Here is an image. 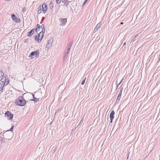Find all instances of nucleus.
<instances>
[{
    "mask_svg": "<svg viewBox=\"0 0 160 160\" xmlns=\"http://www.w3.org/2000/svg\"><path fill=\"white\" fill-rule=\"evenodd\" d=\"M26 101L23 98V96L19 97L16 100L15 104L17 106H23L26 104Z\"/></svg>",
    "mask_w": 160,
    "mask_h": 160,
    "instance_id": "1",
    "label": "nucleus"
},
{
    "mask_svg": "<svg viewBox=\"0 0 160 160\" xmlns=\"http://www.w3.org/2000/svg\"><path fill=\"white\" fill-rule=\"evenodd\" d=\"M47 9V8L46 4L43 3L42 7L40 5L39 6L38 10V13L40 14L42 11H43V13H45Z\"/></svg>",
    "mask_w": 160,
    "mask_h": 160,
    "instance_id": "2",
    "label": "nucleus"
},
{
    "mask_svg": "<svg viewBox=\"0 0 160 160\" xmlns=\"http://www.w3.org/2000/svg\"><path fill=\"white\" fill-rule=\"evenodd\" d=\"M39 52L38 50L32 52L29 56V57L31 58H33V56H35L36 57H38L39 56Z\"/></svg>",
    "mask_w": 160,
    "mask_h": 160,
    "instance_id": "3",
    "label": "nucleus"
},
{
    "mask_svg": "<svg viewBox=\"0 0 160 160\" xmlns=\"http://www.w3.org/2000/svg\"><path fill=\"white\" fill-rule=\"evenodd\" d=\"M5 115L9 120L12 119L13 116V115L9 111H7L6 112Z\"/></svg>",
    "mask_w": 160,
    "mask_h": 160,
    "instance_id": "4",
    "label": "nucleus"
},
{
    "mask_svg": "<svg viewBox=\"0 0 160 160\" xmlns=\"http://www.w3.org/2000/svg\"><path fill=\"white\" fill-rule=\"evenodd\" d=\"M53 42V38H50L48 42V43L46 46V48L48 49L52 45Z\"/></svg>",
    "mask_w": 160,
    "mask_h": 160,
    "instance_id": "5",
    "label": "nucleus"
},
{
    "mask_svg": "<svg viewBox=\"0 0 160 160\" xmlns=\"http://www.w3.org/2000/svg\"><path fill=\"white\" fill-rule=\"evenodd\" d=\"M11 17L13 20L16 22H19L21 21L20 19L16 18L15 15L13 14L11 15Z\"/></svg>",
    "mask_w": 160,
    "mask_h": 160,
    "instance_id": "6",
    "label": "nucleus"
},
{
    "mask_svg": "<svg viewBox=\"0 0 160 160\" xmlns=\"http://www.w3.org/2000/svg\"><path fill=\"white\" fill-rule=\"evenodd\" d=\"M115 114V112L114 110H112L110 114V123H112V122L114 118V115Z\"/></svg>",
    "mask_w": 160,
    "mask_h": 160,
    "instance_id": "7",
    "label": "nucleus"
},
{
    "mask_svg": "<svg viewBox=\"0 0 160 160\" xmlns=\"http://www.w3.org/2000/svg\"><path fill=\"white\" fill-rule=\"evenodd\" d=\"M122 89L121 90L120 92H119V93L118 95L117 99H116V101L115 102V103H118L119 102V101L121 98V96L122 95Z\"/></svg>",
    "mask_w": 160,
    "mask_h": 160,
    "instance_id": "8",
    "label": "nucleus"
},
{
    "mask_svg": "<svg viewBox=\"0 0 160 160\" xmlns=\"http://www.w3.org/2000/svg\"><path fill=\"white\" fill-rule=\"evenodd\" d=\"M60 22L61 23L60 24L61 26H64L66 24L67 22V18H62L60 19Z\"/></svg>",
    "mask_w": 160,
    "mask_h": 160,
    "instance_id": "9",
    "label": "nucleus"
},
{
    "mask_svg": "<svg viewBox=\"0 0 160 160\" xmlns=\"http://www.w3.org/2000/svg\"><path fill=\"white\" fill-rule=\"evenodd\" d=\"M101 24L100 23H98L97 25H96V27L94 29L93 32H95L96 31H97L98 30V29L101 28Z\"/></svg>",
    "mask_w": 160,
    "mask_h": 160,
    "instance_id": "10",
    "label": "nucleus"
},
{
    "mask_svg": "<svg viewBox=\"0 0 160 160\" xmlns=\"http://www.w3.org/2000/svg\"><path fill=\"white\" fill-rule=\"evenodd\" d=\"M35 31L34 28L32 29L29 32H28L27 36L28 37H31L32 35L33 34Z\"/></svg>",
    "mask_w": 160,
    "mask_h": 160,
    "instance_id": "11",
    "label": "nucleus"
},
{
    "mask_svg": "<svg viewBox=\"0 0 160 160\" xmlns=\"http://www.w3.org/2000/svg\"><path fill=\"white\" fill-rule=\"evenodd\" d=\"M32 94L33 97V99L32 100L34 101L35 102H37L39 100V98L38 97H37L38 98H36L33 93H32Z\"/></svg>",
    "mask_w": 160,
    "mask_h": 160,
    "instance_id": "12",
    "label": "nucleus"
},
{
    "mask_svg": "<svg viewBox=\"0 0 160 160\" xmlns=\"http://www.w3.org/2000/svg\"><path fill=\"white\" fill-rule=\"evenodd\" d=\"M4 74L2 71H0V82L3 78Z\"/></svg>",
    "mask_w": 160,
    "mask_h": 160,
    "instance_id": "13",
    "label": "nucleus"
},
{
    "mask_svg": "<svg viewBox=\"0 0 160 160\" xmlns=\"http://www.w3.org/2000/svg\"><path fill=\"white\" fill-rule=\"evenodd\" d=\"M39 37H38L37 36H36L35 37V40H36L39 43H40L41 42V41L42 39V37H41V39H39Z\"/></svg>",
    "mask_w": 160,
    "mask_h": 160,
    "instance_id": "14",
    "label": "nucleus"
},
{
    "mask_svg": "<svg viewBox=\"0 0 160 160\" xmlns=\"http://www.w3.org/2000/svg\"><path fill=\"white\" fill-rule=\"evenodd\" d=\"M49 8L50 9H52L53 7V4L52 3V1H51L50 2L49 5Z\"/></svg>",
    "mask_w": 160,
    "mask_h": 160,
    "instance_id": "15",
    "label": "nucleus"
},
{
    "mask_svg": "<svg viewBox=\"0 0 160 160\" xmlns=\"http://www.w3.org/2000/svg\"><path fill=\"white\" fill-rule=\"evenodd\" d=\"M64 1H65L64 2V5H65L66 7L68 6V5L69 4L70 2L68 1L67 0H64Z\"/></svg>",
    "mask_w": 160,
    "mask_h": 160,
    "instance_id": "16",
    "label": "nucleus"
},
{
    "mask_svg": "<svg viewBox=\"0 0 160 160\" xmlns=\"http://www.w3.org/2000/svg\"><path fill=\"white\" fill-rule=\"evenodd\" d=\"M45 29H42V31L40 32V33L41 34V36L42 37V38L43 36V34L45 33Z\"/></svg>",
    "mask_w": 160,
    "mask_h": 160,
    "instance_id": "17",
    "label": "nucleus"
},
{
    "mask_svg": "<svg viewBox=\"0 0 160 160\" xmlns=\"http://www.w3.org/2000/svg\"><path fill=\"white\" fill-rule=\"evenodd\" d=\"M72 42H70L68 43L67 44V45L66 47V48H69L71 49L72 45Z\"/></svg>",
    "mask_w": 160,
    "mask_h": 160,
    "instance_id": "18",
    "label": "nucleus"
},
{
    "mask_svg": "<svg viewBox=\"0 0 160 160\" xmlns=\"http://www.w3.org/2000/svg\"><path fill=\"white\" fill-rule=\"evenodd\" d=\"M13 127H14V126H12V127H11V128H10V129L9 130H7V131L5 133V134H7V133L9 131H11V132H12V130H13Z\"/></svg>",
    "mask_w": 160,
    "mask_h": 160,
    "instance_id": "19",
    "label": "nucleus"
},
{
    "mask_svg": "<svg viewBox=\"0 0 160 160\" xmlns=\"http://www.w3.org/2000/svg\"><path fill=\"white\" fill-rule=\"evenodd\" d=\"M0 85H1V87H4L5 85V82L4 81H2L0 83Z\"/></svg>",
    "mask_w": 160,
    "mask_h": 160,
    "instance_id": "20",
    "label": "nucleus"
},
{
    "mask_svg": "<svg viewBox=\"0 0 160 160\" xmlns=\"http://www.w3.org/2000/svg\"><path fill=\"white\" fill-rule=\"evenodd\" d=\"M58 148L57 147H54L52 148V152L53 153H54L57 150Z\"/></svg>",
    "mask_w": 160,
    "mask_h": 160,
    "instance_id": "21",
    "label": "nucleus"
},
{
    "mask_svg": "<svg viewBox=\"0 0 160 160\" xmlns=\"http://www.w3.org/2000/svg\"><path fill=\"white\" fill-rule=\"evenodd\" d=\"M68 54H67L66 53H64V56H63V59L64 61L65 59H66L67 57Z\"/></svg>",
    "mask_w": 160,
    "mask_h": 160,
    "instance_id": "22",
    "label": "nucleus"
},
{
    "mask_svg": "<svg viewBox=\"0 0 160 160\" xmlns=\"http://www.w3.org/2000/svg\"><path fill=\"white\" fill-rule=\"evenodd\" d=\"M4 82H6V85H7L9 83V81L8 79H5Z\"/></svg>",
    "mask_w": 160,
    "mask_h": 160,
    "instance_id": "23",
    "label": "nucleus"
},
{
    "mask_svg": "<svg viewBox=\"0 0 160 160\" xmlns=\"http://www.w3.org/2000/svg\"><path fill=\"white\" fill-rule=\"evenodd\" d=\"M85 80H86V78H85L84 80H83L82 81V82H81V84L82 85H83L84 84V83H85Z\"/></svg>",
    "mask_w": 160,
    "mask_h": 160,
    "instance_id": "24",
    "label": "nucleus"
},
{
    "mask_svg": "<svg viewBox=\"0 0 160 160\" xmlns=\"http://www.w3.org/2000/svg\"><path fill=\"white\" fill-rule=\"evenodd\" d=\"M41 29H45V27H44V24H42V25L41 26Z\"/></svg>",
    "mask_w": 160,
    "mask_h": 160,
    "instance_id": "25",
    "label": "nucleus"
},
{
    "mask_svg": "<svg viewBox=\"0 0 160 160\" xmlns=\"http://www.w3.org/2000/svg\"><path fill=\"white\" fill-rule=\"evenodd\" d=\"M62 0H56V2L58 4H59L61 2Z\"/></svg>",
    "mask_w": 160,
    "mask_h": 160,
    "instance_id": "26",
    "label": "nucleus"
},
{
    "mask_svg": "<svg viewBox=\"0 0 160 160\" xmlns=\"http://www.w3.org/2000/svg\"><path fill=\"white\" fill-rule=\"evenodd\" d=\"M88 0H85L84 2L82 4V7H83L84 6V5H85V3H86V2H87V1Z\"/></svg>",
    "mask_w": 160,
    "mask_h": 160,
    "instance_id": "27",
    "label": "nucleus"
},
{
    "mask_svg": "<svg viewBox=\"0 0 160 160\" xmlns=\"http://www.w3.org/2000/svg\"><path fill=\"white\" fill-rule=\"evenodd\" d=\"M6 140L5 139H4V138H2V139H1V141L2 142H2H5V140Z\"/></svg>",
    "mask_w": 160,
    "mask_h": 160,
    "instance_id": "28",
    "label": "nucleus"
},
{
    "mask_svg": "<svg viewBox=\"0 0 160 160\" xmlns=\"http://www.w3.org/2000/svg\"><path fill=\"white\" fill-rule=\"evenodd\" d=\"M40 28H36L35 29V31L36 32H38V31H39L40 30Z\"/></svg>",
    "mask_w": 160,
    "mask_h": 160,
    "instance_id": "29",
    "label": "nucleus"
},
{
    "mask_svg": "<svg viewBox=\"0 0 160 160\" xmlns=\"http://www.w3.org/2000/svg\"><path fill=\"white\" fill-rule=\"evenodd\" d=\"M69 51L68 50H67V49L66 50V51H65V53H66V54H68L69 52Z\"/></svg>",
    "mask_w": 160,
    "mask_h": 160,
    "instance_id": "30",
    "label": "nucleus"
},
{
    "mask_svg": "<svg viewBox=\"0 0 160 160\" xmlns=\"http://www.w3.org/2000/svg\"><path fill=\"white\" fill-rule=\"evenodd\" d=\"M37 28H40L41 26L38 24L37 25Z\"/></svg>",
    "mask_w": 160,
    "mask_h": 160,
    "instance_id": "31",
    "label": "nucleus"
},
{
    "mask_svg": "<svg viewBox=\"0 0 160 160\" xmlns=\"http://www.w3.org/2000/svg\"><path fill=\"white\" fill-rule=\"evenodd\" d=\"M3 87H1L0 88V91H1L2 92H3V91H2L3 90Z\"/></svg>",
    "mask_w": 160,
    "mask_h": 160,
    "instance_id": "32",
    "label": "nucleus"
},
{
    "mask_svg": "<svg viewBox=\"0 0 160 160\" xmlns=\"http://www.w3.org/2000/svg\"><path fill=\"white\" fill-rule=\"evenodd\" d=\"M40 35H41V34L40 32L39 33H38V35L37 36L40 37V38L41 39V37H40Z\"/></svg>",
    "mask_w": 160,
    "mask_h": 160,
    "instance_id": "33",
    "label": "nucleus"
},
{
    "mask_svg": "<svg viewBox=\"0 0 160 160\" xmlns=\"http://www.w3.org/2000/svg\"><path fill=\"white\" fill-rule=\"evenodd\" d=\"M26 10V8L25 7L23 8V9H22V11L23 12H24Z\"/></svg>",
    "mask_w": 160,
    "mask_h": 160,
    "instance_id": "34",
    "label": "nucleus"
},
{
    "mask_svg": "<svg viewBox=\"0 0 160 160\" xmlns=\"http://www.w3.org/2000/svg\"><path fill=\"white\" fill-rule=\"evenodd\" d=\"M36 95L37 94H41V93H40V92H36Z\"/></svg>",
    "mask_w": 160,
    "mask_h": 160,
    "instance_id": "35",
    "label": "nucleus"
},
{
    "mask_svg": "<svg viewBox=\"0 0 160 160\" xmlns=\"http://www.w3.org/2000/svg\"><path fill=\"white\" fill-rule=\"evenodd\" d=\"M123 80V79L121 81V82H119V83L118 84V85H119L122 82Z\"/></svg>",
    "mask_w": 160,
    "mask_h": 160,
    "instance_id": "36",
    "label": "nucleus"
},
{
    "mask_svg": "<svg viewBox=\"0 0 160 160\" xmlns=\"http://www.w3.org/2000/svg\"><path fill=\"white\" fill-rule=\"evenodd\" d=\"M66 49H67V50H68V51H70V48H66Z\"/></svg>",
    "mask_w": 160,
    "mask_h": 160,
    "instance_id": "37",
    "label": "nucleus"
},
{
    "mask_svg": "<svg viewBox=\"0 0 160 160\" xmlns=\"http://www.w3.org/2000/svg\"><path fill=\"white\" fill-rule=\"evenodd\" d=\"M126 45V43L125 42H124L123 44V46H124V45Z\"/></svg>",
    "mask_w": 160,
    "mask_h": 160,
    "instance_id": "38",
    "label": "nucleus"
},
{
    "mask_svg": "<svg viewBox=\"0 0 160 160\" xmlns=\"http://www.w3.org/2000/svg\"><path fill=\"white\" fill-rule=\"evenodd\" d=\"M11 138H12V137H11V136L10 137H9V138H8V140L10 139Z\"/></svg>",
    "mask_w": 160,
    "mask_h": 160,
    "instance_id": "39",
    "label": "nucleus"
},
{
    "mask_svg": "<svg viewBox=\"0 0 160 160\" xmlns=\"http://www.w3.org/2000/svg\"><path fill=\"white\" fill-rule=\"evenodd\" d=\"M138 35H135V36L134 37V38H136L137 37V36Z\"/></svg>",
    "mask_w": 160,
    "mask_h": 160,
    "instance_id": "40",
    "label": "nucleus"
},
{
    "mask_svg": "<svg viewBox=\"0 0 160 160\" xmlns=\"http://www.w3.org/2000/svg\"><path fill=\"white\" fill-rule=\"evenodd\" d=\"M61 2H64L65 1H64V0H61Z\"/></svg>",
    "mask_w": 160,
    "mask_h": 160,
    "instance_id": "41",
    "label": "nucleus"
},
{
    "mask_svg": "<svg viewBox=\"0 0 160 160\" xmlns=\"http://www.w3.org/2000/svg\"><path fill=\"white\" fill-rule=\"evenodd\" d=\"M120 24H123V23L122 22H121L120 23Z\"/></svg>",
    "mask_w": 160,
    "mask_h": 160,
    "instance_id": "42",
    "label": "nucleus"
},
{
    "mask_svg": "<svg viewBox=\"0 0 160 160\" xmlns=\"http://www.w3.org/2000/svg\"><path fill=\"white\" fill-rule=\"evenodd\" d=\"M118 84L117 85V88H118Z\"/></svg>",
    "mask_w": 160,
    "mask_h": 160,
    "instance_id": "43",
    "label": "nucleus"
},
{
    "mask_svg": "<svg viewBox=\"0 0 160 160\" xmlns=\"http://www.w3.org/2000/svg\"><path fill=\"white\" fill-rule=\"evenodd\" d=\"M11 135H12V132L11 133Z\"/></svg>",
    "mask_w": 160,
    "mask_h": 160,
    "instance_id": "44",
    "label": "nucleus"
}]
</instances>
